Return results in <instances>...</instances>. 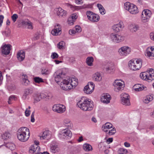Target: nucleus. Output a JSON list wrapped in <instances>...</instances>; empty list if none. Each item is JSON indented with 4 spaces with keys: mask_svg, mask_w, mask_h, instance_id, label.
<instances>
[{
    "mask_svg": "<svg viewBox=\"0 0 154 154\" xmlns=\"http://www.w3.org/2000/svg\"><path fill=\"white\" fill-rule=\"evenodd\" d=\"M30 131L29 128L26 127H22L19 128L17 133L18 139L22 142H26L30 137Z\"/></svg>",
    "mask_w": 154,
    "mask_h": 154,
    "instance_id": "nucleus-1",
    "label": "nucleus"
},
{
    "mask_svg": "<svg viewBox=\"0 0 154 154\" xmlns=\"http://www.w3.org/2000/svg\"><path fill=\"white\" fill-rule=\"evenodd\" d=\"M77 105L81 109L85 111L91 110L94 106L93 102L89 99H82L79 101Z\"/></svg>",
    "mask_w": 154,
    "mask_h": 154,
    "instance_id": "nucleus-2",
    "label": "nucleus"
},
{
    "mask_svg": "<svg viewBox=\"0 0 154 154\" xmlns=\"http://www.w3.org/2000/svg\"><path fill=\"white\" fill-rule=\"evenodd\" d=\"M129 66L131 69L134 71L139 70L142 67V60L139 59H135L130 61Z\"/></svg>",
    "mask_w": 154,
    "mask_h": 154,
    "instance_id": "nucleus-3",
    "label": "nucleus"
},
{
    "mask_svg": "<svg viewBox=\"0 0 154 154\" xmlns=\"http://www.w3.org/2000/svg\"><path fill=\"white\" fill-rule=\"evenodd\" d=\"M113 85L115 91L118 92L123 90L125 87V83L124 82L120 79H116L113 82Z\"/></svg>",
    "mask_w": 154,
    "mask_h": 154,
    "instance_id": "nucleus-4",
    "label": "nucleus"
},
{
    "mask_svg": "<svg viewBox=\"0 0 154 154\" xmlns=\"http://www.w3.org/2000/svg\"><path fill=\"white\" fill-rule=\"evenodd\" d=\"M124 8L126 10L128 11L131 14H136L138 12L137 7L129 2H126L125 3Z\"/></svg>",
    "mask_w": 154,
    "mask_h": 154,
    "instance_id": "nucleus-5",
    "label": "nucleus"
},
{
    "mask_svg": "<svg viewBox=\"0 0 154 154\" xmlns=\"http://www.w3.org/2000/svg\"><path fill=\"white\" fill-rule=\"evenodd\" d=\"M152 15V12L151 11L148 9L144 10L141 15V21L143 23H145L147 22Z\"/></svg>",
    "mask_w": 154,
    "mask_h": 154,
    "instance_id": "nucleus-6",
    "label": "nucleus"
},
{
    "mask_svg": "<svg viewBox=\"0 0 154 154\" xmlns=\"http://www.w3.org/2000/svg\"><path fill=\"white\" fill-rule=\"evenodd\" d=\"M72 134L69 129L65 128L62 130L58 134L59 137L63 139H67L70 138Z\"/></svg>",
    "mask_w": 154,
    "mask_h": 154,
    "instance_id": "nucleus-7",
    "label": "nucleus"
},
{
    "mask_svg": "<svg viewBox=\"0 0 154 154\" xmlns=\"http://www.w3.org/2000/svg\"><path fill=\"white\" fill-rule=\"evenodd\" d=\"M70 78H66L63 79L61 82L60 85V87L62 89L65 91H67L71 89L70 87Z\"/></svg>",
    "mask_w": 154,
    "mask_h": 154,
    "instance_id": "nucleus-8",
    "label": "nucleus"
},
{
    "mask_svg": "<svg viewBox=\"0 0 154 154\" xmlns=\"http://www.w3.org/2000/svg\"><path fill=\"white\" fill-rule=\"evenodd\" d=\"M52 109L53 111L60 113L64 112L66 110L65 106L60 104L54 105Z\"/></svg>",
    "mask_w": 154,
    "mask_h": 154,
    "instance_id": "nucleus-9",
    "label": "nucleus"
},
{
    "mask_svg": "<svg viewBox=\"0 0 154 154\" xmlns=\"http://www.w3.org/2000/svg\"><path fill=\"white\" fill-rule=\"evenodd\" d=\"M86 14L88 19L92 22H97L100 19V17L98 15L93 14L90 11H87Z\"/></svg>",
    "mask_w": 154,
    "mask_h": 154,
    "instance_id": "nucleus-10",
    "label": "nucleus"
},
{
    "mask_svg": "<svg viewBox=\"0 0 154 154\" xmlns=\"http://www.w3.org/2000/svg\"><path fill=\"white\" fill-rule=\"evenodd\" d=\"M94 87L95 85L93 82H90L85 87L84 91L86 94H89L93 91Z\"/></svg>",
    "mask_w": 154,
    "mask_h": 154,
    "instance_id": "nucleus-11",
    "label": "nucleus"
},
{
    "mask_svg": "<svg viewBox=\"0 0 154 154\" xmlns=\"http://www.w3.org/2000/svg\"><path fill=\"white\" fill-rule=\"evenodd\" d=\"M65 75V73L61 71L56 72L54 75L55 81L58 84H60L62 79L64 77Z\"/></svg>",
    "mask_w": 154,
    "mask_h": 154,
    "instance_id": "nucleus-12",
    "label": "nucleus"
},
{
    "mask_svg": "<svg viewBox=\"0 0 154 154\" xmlns=\"http://www.w3.org/2000/svg\"><path fill=\"white\" fill-rule=\"evenodd\" d=\"M118 52L120 55L126 56L130 54L131 52V49L128 46H124L120 48Z\"/></svg>",
    "mask_w": 154,
    "mask_h": 154,
    "instance_id": "nucleus-13",
    "label": "nucleus"
},
{
    "mask_svg": "<svg viewBox=\"0 0 154 154\" xmlns=\"http://www.w3.org/2000/svg\"><path fill=\"white\" fill-rule=\"evenodd\" d=\"M110 38L113 42L119 43L124 40V37L123 36L116 34L112 33L110 35Z\"/></svg>",
    "mask_w": 154,
    "mask_h": 154,
    "instance_id": "nucleus-14",
    "label": "nucleus"
},
{
    "mask_svg": "<svg viewBox=\"0 0 154 154\" xmlns=\"http://www.w3.org/2000/svg\"><path fill=\"white\" fill-rule=\"evenodd\" d=\"M111 99L110 95L107 93H104L102 94L101 98V101L104 103L107 104L110 102Z\"/></svg>",
    "mask_w": 154,
    "mask_h": 154,
    "instance_id": "nucleus-15",
    "label": "nucleus"
},
{
    "mask_svg": "<svg viewBox=\"0 0 154 154\" xmlns=\"http://www.w3.org/2000/svg\"><path fill=\"white\" fill-rule=\"evenodd\" d=\"M145 55L149 57L150 58H154V48L151 47H148L145 53Z\"/></svg>",
    "mask_w": 154,
    "mask_h": 154,
    "instance_id": "nucleus-16",
    "label": "nucleus"
},
{
    "mask_svg": "<svg viewBox=\"0 0 154 154\" xmlns=\"http://www.w3.org/2000/svg\"><path fill=\"white\" fill-rule=\"evenodd\" d=\"M11 46L10 44H5L2 47V51L3 54L7 55L10 53Z\"/></svg>",
    "mask_w": 154,
    "mask_h": 154,
    "instance_id": "nucleus-17",
    "label": "nucleus"
},
{
    "mask_svg": "<svg viewBox=\"0 0 154 154\" xmlns=\"http://www.w3.org/2000/svg\"><path fill=\"white\" fill-rule=\"evenodd\" d=\"M124 26L123 23L120 22L119 23L114 25L112 26V29L116 32H118L123 28Z\"/></svg>",
    "mask_w": 154,
    "mask_h": 154,
    "instance_id": "nucleus-18",
    "label": "nucleus"
},
{
    "mask_svg": "<svg viewBox=\"0 0 154 154\" xmlns=\"http://www.w3.org/2000/svg\"><path fill=\"white\" fill-rule=\"evenodd\" d=\"M47 95L44 93H40L35 94L34 96V101L37 102L40 100L42 99L46 98Z\"/></svg>",
    "mask_w": 154,
    "mask_h": 154,
    "instance_id": "nucleus-19",
    "label": "nucleus"
},
{
    "mask_svg": "<svg viewBox=\"0 0 154 154\" xmlns=\"http://www.w3.org/2000/svg\"><path fill=\"white\" fill-rule=\"evenodd\" d=\"M148 82H150L154 79V69H150L147 71Z\"/></svg>",
    "mask_w": 154,
    "mask_h": 154,
    "instance_id": "nucleus-20",
    "label": "nucleus"
},
{
    "mask_svg": "<svg viewBox=\"0 0 154 154\" xmlns=\"http://www.w3.org/2000/svg\"><path fill=\"white\" fill-rule=\"evenodd\" d=\"M56 11L57 15L60 17H65L66 15V11L64 10L61 8H56Z\"/></svg>",
    "mask_w": 154,
    "mask_h": 154,
    "instance_id": "nucleus-21",
    "label": "nucleus"
},
{
    "mask_svg": "<svg viewBox=\"0 0 154 154\" xmlns=\"http://www.w3.org/2000/svg\"><path fill=\"white\" fill-rule=\"evenodd\" d=\"M40 147L37 145H34L31 147L30 151L31 152L34 153L35 154H39L40 152Z\"/></svg>",
    "mask_w": 154,
    "mask_h": 154,
    "instance_id": "nucleus-22",
    "label": "nucleus"
},
{
    "mask_svg": "<svg viewBox=\"0 0 154 154\" xmlns=\"http://www.w3.org/2000/svg\"><path fill=\"white\" fill-rule=\"evenodd\" d=\"M17 57L20 61H23L25 57V53L23 50L18 51L17 53Z\"/></svg>",
    "mask_w": 154,
    "mask_h": 154,
    "instance_id": "nucleus-23",
    "label": "nucleus"
},
{
    "mask_svg": "<svg viewBox=\"0 0 154 154\" xmlns=\"http://www.w3.org/2000/svg\"><path fill=\"white\" fill-rule=\"evenodd\" d=\"M70 87L72 89L75 87L78 84V82L77 79L75 78H70Z\"/></svg>",
    "mask_w": 154,
    "mask_h": 154,
    "instance_id": "nucleus-24",
    "label": "nucleus"
},
{
    "mask_svg": "<svg viewBox=\"0 0 154 154\" xmlns=\"http://www.w3.org/2000/svg\"><path fill=\"white\" fill-rule=\"evenodd\" d=\"M93 79L96 82H100L102 79V77L100 74L99 72H97L93 75Z\"/></svg>",
    "mask_w": 154,
    "mask_h": 154,
    "instance_id": "nucleus-25",
    "label": "nucleus"
},
{
    "mask_svg": "<svg viewBox=\"0 0 154 154\" xmlns=\"http://www.w3.org/2000/svg\"><path fill=\"white\" fill-rule=\"evenodd\" d=\"M112 125L109 122H107L103 125L102 127V129L104 132H107L108 130L112 128Z\"/></svg>",
    "mask_w": 154,
    "mask_h": 154,
    "instance_id": "nucleus-26",
    "label": "nucleus"
},
{
    "mask_svg": "<svg viewBox=\"0 0 154 154\" xmlns=\"http://www.w3.org/2000/svg\"><path fill=\"white\" fill-rule=\"evenodd\" d=\"M129 29L132 32H135L139 28L138 25L136 24H131L129 26Z\"/></svg>",
    "mask_w": 154,
    "mask_h": 154,
    "instance_id": "nucleus-27",
    "label": "nucleus"
},
{
    "mask_svg": "<svg viewBox=\"0 0 154 154\" xmlns=\"http://www.w3.org/2000/svg\"><path fill=\"white\" fill-rule=\"evenodd\" d=\"M133 89L136 91H139L144 89V88L142 85L137 84L134 85Z\"/></svg>",
    "mask_w": 154,
    "mask_h": 154,
    "instance_id": "nucleus-28",
    "label": "nucleus"
},
{
    "mask_svg": "<svg viewBox=\"0 0 154 154\" xmlns=\"http://www.w3.org/2000/svg\"><path fill=\"white\" fill-rule=\"evenodd\" d=\"M50 137V134L48 131H45L42 134V136L40 137L41 140H48Z\"/></svg>",
    "mask_w": 154,
    "mask_h": 154,
    "instance_id": "nucleus-29",
    "label": "nucleus"
},
{
    "mask_svg": "<svg viewBox=\"0 0 154 154\" xmlns=\"http://www.w3.org/2000/svg\"><path fill=\"white\" fill-rule=\"evenodd\" d=\"M63 123L64 125L69 128H71L72 127V124L71 122L68 119H65L63 120Z\"/></svg>",
    "mask_w": 154,
    "mask_h": 154,
    "instance_id": "nucleus-30",
    "label": "nucleus"
},
{
    "mask_svg": "<svg viewBox=\"0 0 154 154\" xmlns=\"http://www.w3.org/2000/svg\"><path fill=\"white\" fill-rule=\"evenodd\" d=\"M32 93V91L31 90L29 89L25 90L22 96V99L23 100L26 99L27 97Z\"/></svg>",
    "mask_w": 154,
    "mask_h": 154,
    "instance_id": "nucleus-31",
    "label": "nucleus"
},
{
    "mask_svg": "<svg viewBox=\"0 0 154 154\" xmlns=\"http://www.w3.org/2000/svg\"><path fill=\"white\" fill-rule=\"evenodd\" d=\"M153 100V97L150 95H148L144 98L143 99V102L146 103H148L149 102L152 101Z\"/></svg>",
    "mask_w": 154,
    "mask_h": 154,
    "instance_id": "nucleus-32",
    "label": "nucleus"
},
{
    "mask_svg": "<svg viewBox=\"0 0 154 154\" xmlns=\"http://www.w3.org/2000/svg\"><path fill=\"white\" fill-rule=\"evenodd\" d=\"M97 6L99 8L100 13L101 14L103 15L105 14V10L101 4H97Z\"/></svg>",
    "mask_w": 154,
    "mask_h": 154,
    "instance_id": "nucleus-33",
    "label": "nucleus"
},
{
    "mask_svg": "<svg viewBox=\"0 0 154 154\" xmlns=\"http://www.w3.org/2000/svg\"><path fill=\"white\" fill-rule=\"evenodd\" d=\"M83 149L86 151H90L92 149L91 146L88 143L84 144L83 145Z\"/></svg>",
    "mask_w": 154,
    "mask_h": 154,
    "instance_id": "nucleus-34",
    "label": "nucleus"
},
{
    "mask_svg": "<svg viewBox=\"0 0 154 154\" xmlns=\"http://www.w3.org/2000/svg\"><path fill=\"white\" fill-rule=\"evenodd\" d=\"M147 72H142L140 74V77L142 79L148 81V76Z\"/></svg>",
    "mask_w": 154,
    "mask_h": 154,
    "instance_id": "nucleus-35",
    "label": "nucleus"
},
{
    "mask_svg": "<svg viewBox=\"0 0 154 154\" xmlns=\"http://www.w3.org/2000/svg\"><path fill=\"white\" fill-rule=\"evenodd\" d=\"M23 85L26 86L28 85L29 83V82L28 79V77L27 75L25 74H23Z\"/></svg>",
    "mask_w": 154,
    "mask_h": 154,
    "instance_id": "nucleus-36",
    "label": "nucleus"
},
{
    "mask_svg": "<svg viewBox=\"0 0 154 154\" xmlns=\"http://www.w3.org/2000/svg\"><path fill=\"white\" fill-rule=\"evenodd\" d=\"M65 43L63 41H61L57 44V47L60 49H63L65 48Z\"/></svg>",
    "mask_w": 154,
    "mask_h": 154,
    "instance_id": "nucleus-37",
    "label": "nucleus"
},
{
    "mask_svg": "<svg viewBox=\"0 0 154 154\" xmlns=\"http://www.w3.org/2000/svg\"><path fill=\"white\" fill-rule=\"evenodd\" d=\"M23 25H27L28 26V28L30 29H32L33 27L32 23L30 21H23L22 22Z\"/></svg>",
    "mask_w": 154,
    "mask_h": 154,
    "instance_id": "nucleus-38",
    "label": "nucleus"
},
{
    "mask_svg": "<svg viewBox=\"0 0 154 154\" xmlns=\"http://www.w3.org/2000/svg\"><path fill=\"white\" fill-rule=\"evenodd\" d=\"M5 146L11 150H14L15 148L14 144L12 143H8L6 144Z\"/></svg>",
    "mask_w": 154,
    "mask_h": 154,
    "instance_id": "nucleus-39",
    "label": "nucleus"
},
{
    "mask_svg": "<svg viewBox=\"0 0 154 154\" xmlns=\"http://www.w3.org/2000/svg\"><path fill=\"white\" fill-rule=\"evenodd\" d=\"M11 136L10 134L8 132H5L2 135V138L4 140H6L9 138Z\"/></svg>",
    "mask_w": 154,
    "mask_h": 154,
    "instance_id": "nucleus-40",
    "label": "nucleus"
},
{
    "mask_svg": "<svg viewBox=\"0 0 154 154\" xmlns=\"http://www.w3.org/2000/svg\"><path fill=\"white\" fill-rule=\"evenodd\" d=\"M94 59L92 57H88L86 59V62L87 64L89 66L92 65V62Z\"/></svg>",
    "mask_w": 154,
    "mask_h": 154,
    "instance_id": "nucleus-41",
    "label": "nucleus"
},
{
    "mask_svg": "<svg viewBox=\"0 0 154 154\" xmlns=\"http://www.w3.org/2000/svg\"><path fill=\"white\" fill-rule=\"evenodd\" d=\"M51 72L50 70L46 68H43L42 69L41 73L43 75H47L50 74Z\"/></svg>",
    "mask_w": 154,
    "mask_h": 154,
    "instance_id": "nucleus-42",
    "label": "nucleus"
},
{
    "mask_svg": "<svg viewBox=\"0 0 154 154\" xmlns=\"http://www.w3.org/2000/svg\"><path fill=\"white\" fill-rule=\"evenodd\" d=\"M11 32V30L9 28H6L5 31L2 32V33L3 35L8 37L10 35Z\"/></svg>",
    "mask_w": 154,
    "mask_h": 154,
    "instance_id": "nucleus-43",
    "label": "nucleus"
},
{
    "mask_svg": "<svg viewBox=\"0 0 154 154\" xmlns=\"http://www.w3.org/2000/svg\"><path fill=\"white\" fill-rule=\"evenodd\" d=\"M121 100L124 101V99H129V95L126 93H123L121 95Z\"/></svg>",
    "mask_w": 154,
    "mask_h": 154,
    "instance_id": "nucleus-44",
    "label": "nucleus"
},
{
    "mask_svg": "<svg viewBox=\"0 0 154 154\" xmlns=\"http://www.w3.org/2000/svg\"><path fill=\"white\" fill-rule=\"evenodd\" d=\"M51 150L52 152L55 153L58 151V147L57 145H52L51 147Z\"/></svg>",
    "mask_w": 154,
    "mask_h": 154,
    "instance_id": "nucleus-45",
    "label": "nucleus"
},
{
    "mask_svg": "<svg viewBox=\"0 0 154 154\" xmlns=\"http://www.w3.org/2000/svg\"><path fill=\"white\" fill-rule=\"evenodd\" d=\"M118 152L119 154H127L128 152L127 149L123 148L119 149Z\"/></svg>",
    "mask_w": 154,
    "mask_h": 154,
    "instance_id": "nucleus-46",
    "label": "nucleus"
},
{
    "mask_svg": "<svg viewBox=\"0 0 154 154\" xmlns=\"http://www.w3.org/2000/svg\"><path fill=\"white\" fill-rule=\"evenodd\" d=\"M34 81L35 82L37 83H40V82H44L43 80L39 77H35L34 78Z\"/></svg>",
    "mask_w": 154,
    "mask_h": 154,
    "instance_id": "nucleus-47",
    "label": "nucleus"
},
{
    "mask_svg": "<svg viewBox=\"0 0 154 154\" xmlns=\"http://www.w3.org/2000/svg\"><path fill=\"white\" fill-rule=\"evenodd\" d=\"M122 103V104L125 105H129L130 104V102L129 99H124V101L121 100Z\"/></svg>",
    "mask_w": 154,
    "mask_h": 154,
    "instance_id": "nucleus-48",
    "label": "nucleus"
},
{
    "mask_svg": "<svg viewBox=\"0 0 154 154\" xmlns=\"http://www.w3.org/2000/svg\"><path fill=\"white\" fill-rule=\"evenodd\" d=\"M51 33L54 35H60L61 34V32H58L57 30L54 29L51 31Z\"/></svg>",
    "mask_w": 154,
    "mask_h": 154,
    "instance_id": "nucleus-49",
    "label": "nucleus"
},
{
    "mask_svg": "<svg viewBox=\"0 0 154 154\" xmlns=\"http://www.w3.org/2000/svg\"><path fill=\"white\" fill-rule=\"evenodd\" d=\"M61 27V26L60 24H57L55 26L54 29L56 30H57L58 32H61L62 30Z\"/></svg>",
    "mask_w": 154,
    "mask_h": 154,
    "instance_id": "nucleus-50",
    "label": "nucleus"
},
{
    "mask_svg": "<svg viewBox=\"0 0 154 154\" xmlns=\"http://www.w3.org/2000/svg\"><path fill=\"white\" fill-rule=\"evenodd\" d=\"M16 98V97L14 95L10 96L9 98V100L8 102V104H11V101L13 100H15Z\"/></svg>",
    "mask_w": 154,
    "mask_h": 154,
    "instance_id": "nucleus-51",
    "label": "nucleus"
},
{
    "mask_svg": "<svg viewBox=\"0 0 154 154\" xmlns=\"http://www.w3.org/2000/svg\"><path fill=\"white\" fill-rule=\"evenodd\" d=\"M113 65L112 64H111L110 66H109L108 67L106 68V69L107 72H111V71L113 69Z\"/></svg>",
    "mask_w": 154,
    "mask_h": 154,
    "instance_id": "nucleus-52",
    "label": "nucleus"
},
{
    "mask_svg": "<svg viewBox=\"0 0 154 154\" xmlns=\"http://www.w3.org/2000/svg\"><path fill=\"white\" fill-rule=\"evenodd\" d=\"M18 18V16L16 14H14L11 17L12 20L14 23L17 20Z\"/></svg>",
    "mask_w": 154,
    "mask_h": 154,
    "instance_id": "nucleus-53",
    "label": "nucleus"
},
{
    "mask_svg": "<svg viewBox=\"0 0 154 154\" xmlns=\"http://www.w3.org/2000/svg\"><path fill=\"white\" fill-rule=\"evenodd\" d=\"M74 21L72 19L69 17L68 19L67 23L69 25H72L73 24Z\"/></svg>",
    "mask_w": 154,
    "mask_h": 154,
    "instance_id": "nucleus-54",
    "label": "nucleus"
},
{
    "mask_svg": "<svg viewBox=\"0 0 154 154\" xmlns=\"http://www.w3.org/2000/svg\"><path fill=\"white\" fill-rule=\"evenodd\" d=\"M58 54L55 52H54L52 53L51 55V58L53 59H56L58 57Z\"/></svg>",
    "mask_w": 154,
    "mask_h": 154,
    "instance_id": "nucleus-55",
    "label": "nucleus"
},
{
    "mask_svg": "<svg viewBox=\"0 0 154 154\" xmlns=\"http://www.w3.org/2000/svg\"><path fill=\"white\" fill-rule=\"evenodd\" d=\"M116 132V131L115 128H113L112 129L109 130L108 132V134L109 135H112L115 134Z\"/></svg>",
    "mask_w": 154,
    "mask_h": 154,
    "instance_id": "nucleus-56",
    "label": "nucleus"
},
{
    "mask_svg": "<svg viewBox=\"0 0 154 154\" xmlns=\"http://www.w3.org/2000/svg\"><path fill=\"white\" fill-rule=\"evenodd\" d=\"M69 17L71 18V19H72L73 20H74L75 21V20L78 17V15L75 13L73 14H72L71 15V16Z\"/></svg>",
    "mask_w": 154,
    "mask_h": 154,
    "instance_id": "nucleus-57",
    "label": "nucleus"
},
{
    "mask_svg": "<svg viewBox=\"0 0 154 154\" xmlns=\"http://www.w3.org/2000/svg\"><path fill=\"white\" fill-rule=\"evenodd\" d=\"M75 31L77 32H80L81 31V28L80 26H76L75 27Z\"/></svg>",
    "mask_w": 154,
    "mask_h": 154,
    "instance_id": "nucleus-58",
    "label": "nucleus"
},
{
    "mask_svg": "<svg viewBox=\"0 0 154 154\" xmlns=\"http://www.w3.org/2000/svg\"><path fill=\"white\" fill-rule=\"evenodd\" d=\"M99 147L100 148V150H102L104 149V146L103 145V143H100L98 145Z\"/></svg>",
    "mask_w": 154,
    "mask_h": 154,
    "instance_id": "nucleus-59",
    "label": "nucleus"
},
{
    "mask_svg": "<svg viewBox=\"0 0 154 154\" xmlns=\"http://www.w3.org/2000/svg\"><path fill=\"white\" fill-rule=\"evenodd\" d=\"M25 112V115L27 117L29 116L30 114V111L29 110H28L27 109H26Z\"/></svg>",
    "mask_w": 154,
    "mask_h": 154,
    "instance_id": "nucleus-60",
    "label": "nucleus"
},
{
    "mask_svg": "<svg viewBox=\"0 0 154 154\" xmlns=\"http://www.w3.org/2000/svg\"><path fill=\"white\" fill-rule=\"evenodd\" d=\"M4 18L3 16L2 15H0V27L2 25Z\"/></svg>",
    "mask_w": 154,
    "mask_h": 154,
    "instance_id": "nucleus-61",
    "label": "nucleus"
},
{
    "mask_svg": "<svg viewBox=\"0 0 154 154\" xmlns=\"http://www.w3.org/2000/svg\"><path fill=\"white\" fill-rule=\"evenodd\" d=\"M76 32L74 29L70 30L69 31V33L71 35L75 34Z\"/></svg>",
    "mask_w": 154,
    "mask_h": 154,
    "instance_id": "nucleus-62",
    "label": "nucleus"
},
{
    "mask_svg": "<svg viewBox=\"0 0 154 154\" xmlns=\"http://www.w3.org/2000/svg\"><path fill=\"white\" fill-rule=\"evenodd\" d=\"M150 38L152 40L154 41V32H152L150 33Z\"/></svg>",
    "mask_w": 154,
    "mask_h": 154,
    "instance_id": "nucleus-63",
    "label": "nucleus"
},
{
    "mask_svg": "<svg viewBox=\"0 0 154 154\" xmlns=\"http://www.w3.org/2000/svg\"><path fill=\"white\" fill-rule=\"evenodd\" d=\"M113 141V139L112 138H109L106 140V141L108 143H111Z\"/></svg>",
    "mask_w": 154,
    "mask_h": 154,
    "instance_id": "nucleus-64",
    "label": "nucleus"
}]
</instances>
